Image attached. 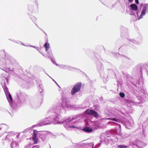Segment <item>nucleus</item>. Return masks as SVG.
<instances>
[{
	"label": "nucleus",
	"instance_id": "obj_1",
	"mask_svg": "<svg viewBox=\"0 0 148 148\" xmlns=\"http://www.w3.org/2000/svg\"><path fill=\"white\" fill-rule=\"evenodd\" d=\"M110 116L112 117L107 118L108 119L117 122H120L121 121L124 120V114L119 110L116 109L112 113L109 114Z\"/></svg>",
	"mask_w": 148,
	"mask_h": 148
},
{
	"label": "nucleus",
	"instance_id": "obj_2",
	"mask_svg": "<svg viewBox=\"0 0 148 148\" xmlns=\"http://www.w3.org/2000/svg\"><path fill=\"white\" fill-rule=\"evenodd\" d=\"M97 63V69L100 73L101 77L104 78H107L108 77L107 73H105L103 70V67L101 63L98 61Z\"/></svg>",
	"mask_w": 148,
	"mask_h": 148
},
{
	"label": "nucleus",
	"instance_id": "obj_3",
	"mask_svg": "<svg viewBox=\"0 0 148 148\" xmlns=\"http://www.w3.org/2000/svg\"><path fill=\"white\" fill-rule=\"evenodd\" d=\"M130 15H134L136 16H138V12L137 11L138 9L137 6L135 4L132 3L130 5Z\"/></svg>",
	"mask_w": 148,
	"mask_h": 148
},
{
	"label": "nucleus",
	"instance_id": "obj_4",
	"mask_svg": "<svg viewBox=\"0 0 148 148\" xmlns=\"http://www.w3.org/2000/svg\"><path fill=\"white\" fill-rule=\"evenodd\" d=\"M81 85L82 84L80 82H78L76 84L72 89L71 92V94L73 95L75 93L79 91L80 90Z\"/></svg>",
	"mask_w": 148,
	"mask_h": 148
},
{
	"label": "nucleus",
	"instance_id": "obj_5",
	"mask_svg": "<svg viewBox=\"0 0 148 148\" xmlns=\"http://www.w3.org/2000/svg\"><path fill=\"white\" fill-rule=\"evenodd\" d=\"M146 12H148V4H147L144 5L140 15L138 18V20L143 18V16L145 15Z\"/></svg>",
	"mask_w": 148,
	"mask_h": 148
},
{
	"label": "nucleus",
	"instance_id": "obj_6",
	"mask_svg": "<svg viewBox=\"0 0 148 148\" xmlns=\"http://www.w3.org/2000/svg\"><path fill=\"white\" fill-rule=\"evenodd\" d=\"M85 113L96 118L98 117L99 116L98 113L95 110L89 109H88L85 111Z\"/></svg>",
	"mask_w": 148,
	"mask_h": 148
},
{
	"label": "nucleus",
	"instance_id": "obj_7",
	"mask_svg": "<svg viewBox=\"0 0 148 148\" xmlns=\"http://www.w3.org/2000/svg\"><path fill=\"white\" fill-rule=\"evenodd\" d=\"M36 131L34 130H33L34 133L32 135V140L34 144H36L38 142V139L37 138V134L36 133Z\"/></svg>",
	"mask_w": 148,
	"mask_h": 148
},
{
	"label": "nucleus",
	"instance_id": "obj_8",
	"mask_svg": "<svg viewBox=\"0 0 148 148\" xmlns=\"http://www.w3.org/2000/svg\"><path fill=\"white\" fill-rule=\"evenodd\" d=\"M125 125L126 127L128 129H130V126L133 127L134 126V123L132 120H130V121H127L125 124Z\"/></svg>",
	"mask_w": 148,
	"mask_h": 148
},
{
	"label": "nucleus",
	"instance_id": "obj_9",
	"mask_svg": "<svg viewBox=\"0 0 148 148\" xmlns=\"http://www.w3.org/2000/svg\"><path fill=\"white\" fill-rule=\"evenodd\" d=\"M92 128L89 127H84V131L86 132L89 133L92 132Z\"/></svg>",
	"mask_w": 148,
	"mask_h": 148
},
{
	"label": "nucleus",
	"instance_id": "obj_10",
	"mask_svg": "<svg viewBox=\"0 0 148 148\" xmlns=\"http://www.w3.org/2000/svg\"><path fill=\"white\" fill-rule=\"evenodd\" d=\"M116 56H117L116 58L118 59H119V58H122L123 57L127 59H129L130 58H129L128 57L124 55H122L119 53H116Z\"/></svg>",
	"mask_w": 148,
	"mask_h": 148
},
{
	"label": "nucleus",
	"instance_id": "obj_11",
	"mask_svg": "<svg viewBox=\"0 0 148 148\" xmlns=\"http://www.w3.org/2000/svg\"><path fill=\"white\" fill-rule=\"evenodd\" d=\"M129 41L130 42V44L133 46L138 44V42L137 41L134 39H129Z\"/></svg>",
	"mask_w": 148,
	"mask_h": 148
},
{
	"label": "nucleus",
	"instance_id": "obj_12",
	"mask_svg": "<svg viewBox=\"0 0 148 148\" xmlns=\"http://www.w3.org/2000/svg\"><path fill=\"white\" fill-rule=\"evenodd\" d=\"M142 143L139 140H137L136 142H134L133 144L138 147H140Z\"/></svg>",
	"mask_w": 148,
	"mask_h": 148
},
{
	"label": "nucleus",
	"instance_id": "obj_13",
	"mask_svg": "<svg viewBox=\"0 0 148 148\" xmlns=\"http://www.w3.org/2000/svg\"><path fill=\"white\" fill-rule=\"evenodd\" d=\"M44 47H45L46 50L47 51L49 49V44L48 42L45 43L44 45Z\"/></svg>",
	"mask_w": 148,
	"mask_h": 148
},
{
	"label": "nucleus",
	"instance_id": "obj_14",
	"mask_svg": "<svg viewBox=\"0 0 148 148\" xmlns=\"http://www.w3.org/2000/svg\"><path fill=\"white\" fill-rule=\"evenodd\" d=\"M118 148H130L128 146L123 145H119L118 146Z\"/></svg>",
	"mask_w": 148,
	"mask_h": 148
},
{
	"label": "nucleus",
	"instance_id": "obj_15",
	"mask_svg": "<svg viewBox=\"0 0 148 148\" xmlns=\"http://www.w3.org/2000/svg\"><path fill=\"white\" fill-rule=\"evenodd\" d=\"M119 95L122 98L124 97L125 96V94L121 92L119 93Z\"/></svg>",
	"mask_w": 148,
	"mask_h": 148
},
{
	"label": "nucleus",
	"instance_id": "obj_16",
	"mask_svg": "<svg viewBox=\"0 0 148 148\" xmlns=\"http://www.w3.org/2000/svg\"><path fill=\"white\" fill-rule=\"evenodd\" d=\"M8 97L9 98V99H10V101H12V96H11L10 94V93L8 94Z\"/></svg>",
	"mask_w": 148,
	"mask_h": 148
},
{
	"label": "nucleus",
	"instance_id": "obj_17",
	"mask_svg": "<svg viewBox=\"0 0 148 148\" xmlns=\"http://www.w3.org/2000/svg\"><path fill=\"white\" fill-rule=\"evenodd\" d=\"M2 53L4 55V56L3 57V58H6V56L8 55V54L7 53H5L4 51L2 52Z\"/></svg>",
	"mask_w": 148,
	"mask_h": 148
},
{
	"label": "nucleus",
	"instance_id": "obj_18",
	"mask_svg": "<svg viewBox=\"0 0 148 148\" xmlns=\"http://www.w3.org/2000/svg\"><path fill=\"white\" fill-rule=\"evenodd\" d=\"M93 128L94 130L97 129L98 128V127L97 125L95 124V125L93 126Z\"/></svg>",
	"mask_w": 148,
	"mask_h": 148
},
{
	"label": "nucleus",
	"instance_id": "obj_19",
	"mask_svg": "<svg viewBox=\"0 0 148 148\" xmlns=\"http://www.w3.org/2000/svg\"><path fill=\"white\" fill-rule=\"evenodd\" d=\"M59 119V118L57 116H56L54 119V120L56 121H58Z\"/></svg>",
	"mask_w": 148,
	"mask_h": 148
},
{
	"label": "nucleus",
	"instance_id": "obj_20",
	"mask_svg": "<svg viewBox=\"0 0 148 148\" xmlns=\"http://www.w3.org/2000/svg\"><path fill=\"white\" fill-rule=\"evenodd\" d=\"M108 123L110 124V125H113L115 124H116V123L112 121H109L108 122Z\"/></svg>",
	"mask_w": 148,
	"mask_h": 148
},
{
	"label": "nucleus",
	"instance_id": "obj_21",
	"mask_svg": "<svg viewBox=\"0 0 148 148\" xmlns=\"http://www.w3.org/2000/svg\"><path fill=\"white\" fill-rule=\"evenodd\" d=\"M38 146L37 145L34 146L32 148H38Z\"/></svg>",
	"mask_w": 148,
	"mask_h": 148
},
{
	"label": "nucleus",
	"instance_id": "obj_22",
	"mask_svg": "<svg viewBox=\"0 0 148 148\" xmlns=\"http://www.w3.org/2000/svg\"><path fill=\"white\" fill-rule=\"evenodd\" d=\"M135 1L137 4H138L139 3V1L138 0H135Z\"/></svg>",
	"mask_w": 148,
	"mask_h": 148
},
{
	"label": "nucleus",
	"instance_id": "obj_23",
	"mask_svg": "<svg viewBox=\"0 0 148 148\" xmlns=\"http://www.w3.org/2000/svg\"><path fill=\"white\" fill-rule=\"evenodd\" d=\"M69 127L70 128H76V127L74 126H69Z\"/></svg>",
	"mask_w": 148,
	"mask_h": 148
},
{
	"label": "nucleus",
	"instance_id": "obj_24",
	"mask_svg": "<svg viewBox=\"0 0 148 148\" xmlns=\"http://www.w3.org/2000/svg\"><path fill=\"white\" fill-rule=\"evenodd\" d=\"M133 1V0H128V1L130 3H132Z\"/></svg>",
	"mask_w": 148,
	"mask_h": 148
},
{
	"label": "nucleus",
	"instance_id": "obj_25",
	"mask_svg": "<svg viewBox=\"0 0 148 148\" xmlns=\"http://www.w3.org/2000/svg\"><path fill=\"white\" fill-rule=\"evenodd\" d=\"M101 143H99L96 145V146H98L99 145H101Z\"/></svg>",
	"mask_w": 148,
	"mask_h": 148
},
{
	"label": "nucleus",
	"instance_id": "obj_26",
	"mask_svg": "<svg viewBox=\"0 0 148 148\" xmlns=\"http://www.w3.org/2000/svg\"><path fill=\"white\" fill-rule=\"evenodd\" d=\"M92 148H93V145L92 147Z\"/></svg>",
	"mask_w": 148,
	"mask_h": 148
},
{
	"label": "nucleus",
	"instance_id": "obj_27",
	"mask_svg": "<svg viewBox=\"0 0 148 148\" xmlns=\"http://www.w3.org/2000/svg\"><path fill=\"white\" fill-rule=\"evenodd\" d=\"M85 75L86 76V75L85 74Z\"/></svg>",
	"mask_w": 148,
	"mask_h": 148
},
{
	"label": "nucleus",
	"instance_id": "obj_28",
	"mask_svg": "<svg viewBox=\"0 0 148 148\" xmlns=\"http://www.w3.org/2000/svg\"><path fill=\"white\" fill-rule=\"evenodd\" d=\"M1 128H0V130H1Z\"/></svg>",
	"mask_w": 148,
	"mask_h": 148
}]
</instances>
